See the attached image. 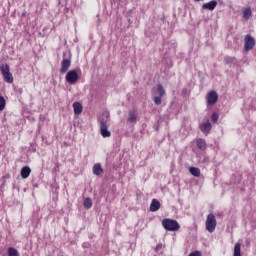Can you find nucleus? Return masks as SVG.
<instances>
[{"label":"nucleus","mask_w":256,"mask_h":256,"mask_svg":"<svg viewBox=\"0 0 256 256\" xmlns=\"http://www.w3.org/2000/svg\"><path fill=\"white\" fill-rule=\"evenodd\" d=\"M8 256H19V252L17 251V249H15L13 247H9L8 248Z\"/></svg>","instance_id":"obj_22"},{"label":"nucleus","mask_w":256,"mask_h":256,"mask_svg":"<svg viewBox=\"0 0 256 256\" xmlns=\"http://www.w3.org/2000/svg\"><path fill=\"white\" fill-rule=\"evenodd\" d=\"M162 98H163V96H155V97L153 98V101H154L155 105H161V103H162Z\"/></svg>","instance_id":"obj_25"},{"label":"nucleus","mask_w":256,"mask_h":256,"mask_svg":"<svg viewBox=\"0 0 256 256\" xmlns=\"http://www.w3.org/2000/svg\"><path fill=\"white\" fill-rule=\"evenodd\" d=\"M196 145L198 147V149H200L201 151H205V149H207V142H205L204 139H198L196 141Z\"/></svg>","instance_id":"obj_14"},{"label":"nucleus","mask_w":256,"mask_h":256,"mask_svg":"<svg viewBox=\"0 0 256 256\" xmlns=\"http://www.w3.org/2000/svg\"><path fill=\"white\" fill-rule=\"evenodd\" d=\"M137 122V114L135 112H130L128 117V123H136Z\"/></svg>","instance_id":"obj_19"},{"label":"nucleus","mask_w":256,"mask_h":256,"mask_svg":"<svg viewBox=\"0 0 256 256\" xmlns=\"http://www.w3.org/2000/svg\"><path fill=\"white\" fill-rule=\"evenodd\" d=\"M162 227H164L166 231H179V229H181V226L177 220H172L169 218L162 220Z\"/></svg>","instance_id":"obj_1"},{"label":"nucleus","mask_w":256,"mask_h":256,"mask_svg":"<svg viewBox=\"0 0 256 256\" xmlns=\"http://www.w3.org/2000/svg\"><path fill=\"white\" fill-rule=\"evenodd\" d=\"M206 101L208 105H215L217 101H219V95L217 94V91L212 90L208 92L206 95Z\"/></svg>","instance_id":"obj_5"},{"label":"nucleus","mask_w":256,"mask_h":256,"mask_svg":"<svg viewBox=\"0 0 256 256\" xmlns=\"http://www.w3.org/2000/svg\"><path fill=\"white\" fill-rule=\"evenodd\" d=\"M189 171L193 177H201V170L199 168L190 167Z\"/></svg>","instance_id":"obj_15"},{"label":"nucleus","mask_w":256,"mask_h":256,"mask_svg":"<svg viewBox=\"0 0 256 256\" xmlns=\"http://www.w3.org/2000/svg\"><path fill=\"white\" fill-rule=\"evenodd\" d=\"M216 227H217V218H215V215L213 213L208 214L206 219L207 231H209V233H213Z\"/></svg>","instance_id":"obj_3"},{"label":"nucleus","mask_w":256,"mask_h":256,"mask_svg":"<svg viewBox=\"0 0 256 256\" xmlns=\"http://www.w3.org/2000/svg\"><path fill=\"white\" fill-rule=\"evenodd\" d=\"M212 121H213V123H217V121H219V114L213 113L212 114Z\"/></svg>","instance_id":"obj_26"},{"label":"nucleus","mask_w":256,"mask_h":256,"mask_svg":"<svg viewBox=\"0 0 256 256\" xmlns=\"http://www.w3.org/2000/svg\"><path fill=\"white\" fill-rule=\"evenodd\" d=\"M69 67H71V60L64 58L61 64L60 73H67V71H69Z\"/></svg>","instance_id":"obj_7"},{"label":"nucleus","mask_w":256,"mask_h":256,"mask_svg":"<svg viewBox=\"0 0 256 256\" xmlns=\"http://www.w3.org/2000/svg\"><path fill=\"white\" fill-rule=\"evenodd\" d=\"M195 1H201V0H195Z\"/></svg>","instance_id":"obj_31"},{"label":"nucleus","mask_w":256,"mask_h":256,"mask_svg":"<svg viewBox=\"0 0 256 256\" xmlns=\"http://www.w3.org/2000/svg\"><path fill=\"white\" fill-rule=\"evenodd\" d=\"M253 15V12L251 11V7L245 8L243 10V17L244 19H249Z\"/></svg>","instance_id":"obj_18"},{"label":"nucleus","mask_w":256,"mask_h":256,"mask_svg":"<svg viewBox=\"0 0 256 256\" xmlns=\"http://www.w3.org/2000/svg\"><path fill=\"white\" fill-rule=\"evenodd\" d=\"M234 256H241V244L236 243L234 246Z\"/></svg>","instance_id":"obj_20"},{"label":"nucleus","mask_w":256,"mask_h":256,"mask_svg":"<svg viewBox=\"0 0 256 256\" xmlns=\"http://www.w3.org/2000/svg\"><path fill=\"white\" fill-rule=\"evenodd\" d=\"M161 209V202L157 199H152V202L150 204V211L152 213H155V211H159Z\"/></svg>","instance_id":"obj_8"},{"label":"nucleus","mask_w":256,"mask_h":256,"mask_svg":"<svg viewBox=\"0 0 256 256\" xmlns=\"http://www.w3.org/2000/svg\"><path fill=\"white\" fill-rule=\"evenodd\" d=\"M189 256H201V251H194L189 254Z\"/></svg>","instance_id":"obj_27"},{"label":"nucleus","mask_w":256,"mask_h":256,"mask_svg":"<svg viewBox=\"0 0 256 256\" xmlns=\"http://www.w3.org/2000/svg\"><path fill=\"white\" fill-rule=\"evenodd\" d=\"M21 17H27V12H23Z\"/></svg>","instance_id":"obj_29"},{"label":"nucleus","mask_w":256,"mask_h":256,"mask_svg":"<svg viewBox=\"0 0 256 256\" xmlns=\"http://www.w3.org/2000/svg\"><path fill=\"white\" fill-rule=\"evenodd\" d=\"M93 173H94V175H101L103 173V168L101 167V164L94 165Z\"/></svg>","instance_id":"obj_16"},{"label":"nucleus","mask_w":256,"mask_h":256,"mask_svg":"<svg viewBox=\"0 0 256 256\" xmlns=\"http://www.w3.org/2000/svg\"><path fill=\"white\" fill-rule=\"evenodd\" d=\"M255 47V38L251 35H246L244 38V49L245 51H251Z\"/></svg>","instance_id":"obj_6"},{"label":"nucleus","mask_w":256,"mask_h":256,"mask_svg":"<svg viewBox=\"0 0 256 256\" xmlns=\"http://www.w3.org/2000/svg\"><path fill=\"white\" fill-rule=\"evenodd\" d=\"M161 249H163V244H158V245L156 246V252L161 251Z\"/></svg>","instance_id":"obj_28"},{"label":"nucleus","mask_w":256,"mask_h":256,"mask_svg":"<svg viewBox=\"0 0 256 256\" xmlns=\"http://www.w3.org/2000/svg\"><path fill=\"white\" fill-rule=\"evenodd\" d=\"M215 7H217V1L216 0H212L208 3H204L202 5V9H207L208 11H214Z\"/></svg>","instance_id":"obj_9"},{"label":"nucleus","mask_w":256,"mask_h":256,"mask_svg":"<svg viewBox=\"0 0 256 256\" xmlns=\"http://www.w3.org/2000/svg\"><path fill=\"white\" fill-rule=\"evenodd\" d=\"M31 175V168L29 166H25L21 169V177L22 179H27Z\"/></svg>","instance_id":"obj_13"},{"label":"nucleus","mask_w":256,"mask_h":256,"mask_svg":"<svg viewBox=\"0 0 256 256\" xmlns=\"http://www.w3.org/2000/svg\"><path fill=\"white\" fill-rule=\"evenodd\" d=\"M156 131H159V126H156Z\"/></svg>","instance_id":"obj_30"},{"label":"nucleus","mask_w":256,"mask_h":256,"mask_svg":"<svg viewBox=\"0 0 256 256\" xmlns=\"http://www.w3.org/2000/svg\"><path fill=\"white\" fill-rule=\"evenodd\" d=\"M66 81L70 85H75V83L79 81V74H77V70H70L66 75Z\"/></svg>","instance_id":"obj_4"},{"label":"nucleus","mask_w":256,"mask_h":256,"mask_svg":"<svg viewBox=\"0 0 256 256\" xmlns=\"http://www.w3.org/2000/svg\"><path fill=\"white\" fill-rule=\"evenodd\" d=\"M108 127H109V115H106L100 119V133L102 137H111V132L108 130Z\"/></svg>","instance_id":"obj_2"},{"label":"nucleus","mask_w":256,"mask_h":256,"mask_svg":"<svg viewBox=\"0 0 256 256\" xmlns=\"http://www.w3.org/2000/svg\"><path fill=\"white\" fill-rule=\"evenodd\" d=\"M156 91H157V93H158V97H163V96H165V88L163 87L162 84H158V85H157Z\"/></svg>","instance_id":"obj_17"},{"label":"nucleus","mask_w":256,"mask_h":256,"mask_svg":"<svg viewBox=\"0 0 256 256\" xmlns=\"http://www.w3.org/2000/svg\"><path fill=\"white\" fill-rule=\"evenodd\" d=\"M3 77H4V81H5L6 83H13V74H11V72L8 73V74H6V75L3 76Z\"/></svg>","instance_id":"obj_23"},{"label":"nucleus","mask_w":256,"mask_h":256,"mask_svg":"<svg viewBox=\"0 0 256 256\" xmlns=\"http://www.w3.org/2000/svg\"><path fill=\"white\" fill-rule=\"evenodd\" d=\"M74 115H81L83 113V105L79 102L73 103Z\"/></svg>","instance_id":"obj_11"},{"label":"nucleus","mask_w":256,"mask_h":256,"mask_svg":"<svg viewBox=\"0 0 256 256\" xmlns=\"http://www.w3.org/2000/svg\"><path fill=\"white\" fill-rule=\"evenodd\" d=\"M211 122L207 120L205 123L200 124V130L202 133H211Z\"/></svg>","instance_id":"obj_10"},{"label":"nucleus","mask_w":256,"mask_h":256,"mask_svg":"<svg viewBox=\"0 0 256 256\" xmlns=\"http://www.w3.org/2000/svg\"><path fill=\"white\" fill-rule=\"evenodd\" d=\"M0 71L3 77H5L6 75H8V73H11V70L9 68V64L5 63L0 65Z\"/></svg>","instance_id":"obj_12"},{"label":"nucleus","mask_w":256,"mask_h":256,"mask_svg":"<svg viewBox=\"0 0 256 256\" xmlns=\"http://www.w3.org/2000/svg\"><path fill=\"white\" fill-rule=\"evenodd\" d=\"M6 101H5V97L0 96V111H3V109H5V105H6Z\"/></svg>","instance_id":"obj_24"},{"label":"nucleus","mask_w":256,"mask_h":256,"mask_svg":"<svg viewBox=\"0 0 256 256\" xmlns=\"http://www.w3.org/2000/svg\"><path fill=\"white\" fill-rule=\"evenodd\" d=\"M92 206H93V200H91V198H86L84 200V207L86 209H91Z\"/></svg>","instance_id":"obj_21"}]
</instances>
